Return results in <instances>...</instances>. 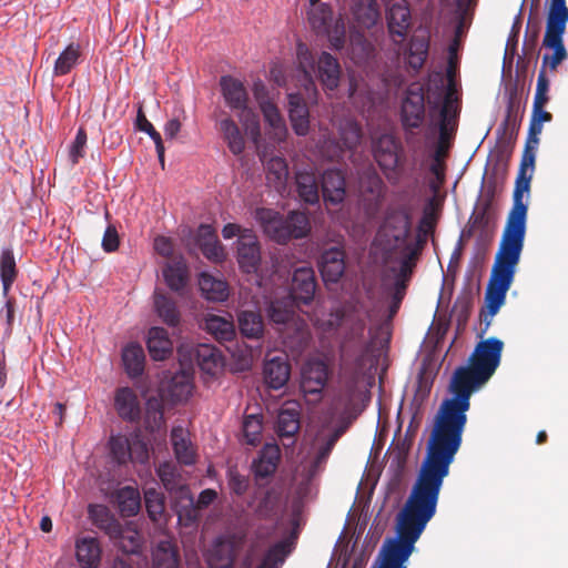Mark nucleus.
Returning a JSON list of instances; mask_svg holds the SVG:
<instances>
[{"mask_svg": "<svg viewBox=\"0 0 568 568\" xmlns=\"http://www.w3.org/2000/svg\"><path fill=\"white\" fill-rule=\"evenodd\" d=\"M504 344L491 337L479 342L467 365L452 377L453 396L442 402L416 480L403 507L430 520L436 514L439 493L449 466L462 445L467 410L474 390L486 384L500 364Z\"/></svg>", "mask_w": 568, "mask_h": 568, "instance_id": "nucleus-1", "label": "nucleus"}, {"mask_svg": "<svg viewBox=\"0 0 568 568\" xmlns=\"http://www.w3.org/2000/svg\"><path fill=\"white\" fill-rule=\"evenodd\" d=\"M347 327L339 345V368L343 378V389L338 400L343 403V414L349 419L339 425L329 434L320 430L316 435V452L308 468L310 477L317 475L325 467L328 457L338 439L347 430L348 424L362 412L356 405L361 397L359 382L365 368L366 356L373 347L372 342L364 339L366 321L359 316H349L346 320Z\"/></svg>", "mask_w": 568, "mask_h": 568, "instance_id": "nucleus-2", "label": "nucleus"}, {"mask_svg": "<svg viewBox=\"0 0 568 568\" xmlns=\"http://www.w3.org/2000/svg\"><path fill=\"white\" fill-rule=\"evenodd\" d=\"M528 205L520 203V190L516 192V203L507 216L506 225L495 257L485 293V306L480 311V321L488 327L491 318L505 302L506 293L514 280L526 234Z\"/></svg>", "mask_w": 568, "mask_h": 568, "instance_id": "nucleus-3", "label": "nucleus"}, {"mask_svg": "<svg viewBox=\"0 0 568 568\" xmlns=\"http://www.w3.org/2000/svg\"><path fill=\"white\" fill-rule=\"evenodd\" d=\"M428 521L403 507L396 517V536L384 541L372 568H406L405 562Z\"/></svg>", "mask_w": 568, "mask_h": 568, "instance_id": "nucleus-4", "label": "nucleus"}, {"mask_svg": "<svg viewBox=\"0 0 568 568\" xmlns=\"http://www.w3.org/2000/svg\"><path fill=\"white\" fill-rule=\"evenodd\" d=\"M413 225V209L409 205L390 206L386 210L373 247L384 264L394 260L397 252L405 246Z\"/></svg>", "mask_w": 568, "mask_h": 568, "instance_id": "nucleus-5", "label": "nucleus"}, {"mask_svg": "<svg viewBox=\"0 0 568 568\" xmlns=\"http://www.w3.org/2000/svg\"><path fill=\"white\" fill-rule=\"evenodd\" d=\"M255 219L263 233L281 245L304 239L311 232L308 216L302 211H291L284 215L273 209L261 207L255 211Z\"/></svg>", "mask_w": 568, "mask_h": 568, "instance_id": "nucleus-6", "label": "nucleus"}, {"mask_svg": "<svg viewBox=\"0 0 568 568\" xmlns=\"http://www.w3.org/2000/svg\"><path fill=\"white\" fill-rule=\"evenodd\" d=\"M297 68L302 72L301 85L308 92L315 91L313 75L316 74L324 89L333 91L338 87L341 65L336 58L327 52H322L317 61L304 42L296 44Z\"/></svg>", "mask_w": 568, "mask_h": 568, "instance_id": "nucleus-7", "label": "nucleus"}, {"mask_svg": "<svg viewBox=\"0 0 568 568\" xmlns=\"http://www.w3.org/2000/svg\"><path fill=\"white\" fill-rule=\"evenodd\" d=\"M568 22L567 6L550 4L547 16L546 32L542 39V47L552 50L551 54L542 55L541 69L555 71L557 67L568 58V52L564 45L562 36Z\"/></svg>", "mask_w": 568, "mask_h": 568, "instance_id": "nucleus-8", "label": "nucleus"}, {"mask_svg": "<svg viewBox=\"0 0 568 568\" xmlns=\"http://www.w3.org/2000/svg\"><path fill=\"white\" fill-rule=\"evenodd\" d=\"M219 85L225 105L237 114L244 125L251 126L252 133L255 131L258 134V121L250 106V97L244 83L232 75H222Z\"/></svg>", "mask_w": 568, "mask_h": 568, "instance_id": "nucleus-9", "label": "nucleus"}, {"mask_svg": "<svg viewBox=\"0 0 568 568\" xmlns=\"http://www.w3.org/2000/svg\"><path fill=\"white\" fill-rule=\"evenodd\" d=\"M293 303L292 300L272 301L266 312L271 322L284 326L282 334L285 343L292 339L291 343L303 345L310 336L308 326L304 320L295 318Z\"/></svg>", "mask_w": 568, "mask_h": 568, "instance_id": "nucleus-10", "label": "nucleus"}, {"mask_svg": "<svg viewBox=\"0 0 568 568\" xmlns=\"http://www.w3.org/2000/svg\"><path fill=\"white\" fill-rule=\"evenodd\" d=\"M307 20L317 34L328 38L331 47L339 50L345 43V23L342 17L334 18L332 7L327 3L310 4Z\"/></svg>", "mask_w": 568, "mask_h": 568, "instance_id": "nucleus-11", "label": "nucleus"}, {"mask_svg": "<svg viewBox=\"0 0 568 568\" xmlns=\"http://www.w3.org/2000/svg\"><path fill=\"white\" fill-rule=\"evenodd\" d=\"M374 160L389 182L399 178L402 168L403 145L400 141L390 133H383L372 142Z\"/></svg>", "mask_w": 568, "mask_h": 568, "instance_id": "nucleus-12", "label": "nucleus"}, {"mask_svg": "<svg viewBox=\"0 0 568 568\" xmlns=\"http://www.w3.org/2000/svg\"><path fill=\"white\" fill-rule=\"evenodd\" d=\"M425 120V92L419 83H412L402 100L400 123L406 142H410L413 130L419 129Z\"/></svg>", "mask_w": 568, "mask_h": 568, "instance_id": "nucleus-13", "label": "nucleus"}, {"mask_svg": "<svg viewBox=\"0 0 568 568\" xmlns=\"http://www.w3.org/2000/svg\"><path fill=\"white\" fill-rule=\"evenodd\" d=\"M245 539L243 532H229L216 537L206 554L210 568H233Z\"/></svg>", "mask_w": 568, "mask_h": 568, "instance_id": "nucleus-14", "label": "nucleus"}, {"mask_svg": "<svg viewBox=\"0 0 568 568\" xmlns=\"http://www.w3.org/2000/svg\"><path fill=\"white\" fill-rule=\"evenodd\" d=\"M358 193L365 213L368 215L376 214L384 201L386 185L372 165L358 175Z\"/></svg>", "mask_w": 568, "mask_h": 568, "instance_id": "nucleus-15", "label": "nucleus"}, {"mask_svg": "<svg viewBox=\"0 0 568 568\" xmlns=\"http://www.w3.org/2000/svg\"><path fill=\"white\" fill-rule=\"evenodd\" d=\"M386 21L393 43L400 45L410 28L412 14L406 0H388L386 3Z\"/></svg>", "mask_w": 568, "mask_h": 568, "instance_id": "nucleus-16", "label": "nucleus"}, {"mask_svg": "<svg viewBox=\"0 0 568 568\" xmlns=\"http://www.w3.org/2000/svg\"><path fill=\"white\" fill-rule=\"evenodd\" d=\"M237 263L247 274L255 273L261 263V247L251 230H245L237 240Z\"/></svg>", "mask_w": 568, "mask_h": 568, "instance_id": "nucleus-17", "label": "nucleus"}, {"mask_svg": "<svg viewBox=\"0 0 568 568\" xmlns=\"http://www.w3.org/2000/svg\"><path fill=\"white\" fill-rule=\"evenodd\" d=\"M328 366L324 361H308L302 371L301 388L306 395L321 396L328 381Z\"/></svg>", "mask_w": 568, "mask_h": 568, "instance_id": "nucleus-18", "label": "nucleus"}, {"mask_svg": "<svg viewBox=\"0 0 568 568\" xmlns=\"http://www.w3.org/2000/svg\"><path fill=\"white\" fill-rule=\"evenodd\" d=\"M316 288L315 273L310 266H302L294 271L290 291V298L296 304L312 302Z\"/></svg>", "mask_w": 568, "mask_h": 568, "instance_id": "nucleus-19", "label": "nucleus"}, {"mask_svg": "<svg viewBox=\"0 0 568 568\" xmlns=\"http://www.w3.org/2000/svg\"><path fill=\"white\" fill-rule=\"evenodd\" d=\"M324 282L337 283L345 272V251L342 246L324 250L318 261Z\"/></svg>", "mask_w": 568, "mask_h": 568, "instance_id": "nucleus-20", "label": "nucleus"}, {"mask_svg": "<svg viewBox=\"0 0 568 568\" xmlns=\"http://www.w3.org/2000/svg\"><path fill=\"white\" fill-rule=\"evenodd\" d=\"M281 462V448L275 443H266L252 463L255 479L271 478Z\"/></svg>", "mask_w": 568, "mask_h": 568, "instance_id": "nucleus-21", "label": "nucleus"}, {"mask_svg": "<svg viewBox=\"0 0 568 568\" xmlns=\"http://www.w3.org/2000/svg\"><path fill=\"white\" fill-rule=\"evenodd\" d=\"M429 47L430 36L428 31L410 37L404 51L406 64L410 70L419 72L423 69L429 55Z\"/></svg>", "mask_w": 568, "mask_h": 568, "instance_id": "nucleus-22", "label": "nucleus"}, {"mask_svg": "<svg viewBox=\"0 0 568 568\" xmlns=\"http://www.w3.org/2000/svg\"><path fill=\"white\" fill-rule=\"evenodd\" d=\"M322 193L327 204H341L346 196V181L338 169H327L322 175Z\"/></svg>", "mask_w": 568, "mask_h": 568, "instance_id": "nucleus-23", "label": "nucleus"}, {"mask_svg": "<svg viewBox=\"0 0 568 568\" xmlns=\"http://www.w3.org/2000/svg\"><path fill=\"white\" fill-rule=\"evenodd\" d=\"M293 549L291 538L283 539L272 545L263 555L256 568H280ZM241 568H252V557L246 555Z\"/></svg>", "mask_w": 568, "mask_h": 568, "instance_id": "nucleus-24", "label": "nucleus"}, {"mask_svg": "<svg viewBox=\"0 0 568 568\" xmlns=\"http://www.w3.org/2000/svg\"><path fill=\"white\" fill-rule=\"evenodd\" d=\"M216 128L221 133L224 142L226 143L229 150L234 155H240L244 152L245 135L230 114L223 112L222 116L216 120Z\"/></svg>", "mask_w": 568, "mask_h": 568, "instance_id": "nucleus-25", "label": "nucleus"}, {"mask_svg": "<svg viewBox=\"0 0 568 568\" xmlns=\"http://www.w3.org/2000/svg\"><path fill=\"white\" fill-rule=\"evenodd\" d=\"M532 132H535V129H532V119L530 120L529 128H528V134H527V141H526V148L523 156V161L519 168V172L515 182V189L513 194V203H516V192L517 190H520V203H526L524 201V197L529 196V189H530V175L527 174V169L529 166H532Z\"/></svg>", "mask_w": 568, "mask_h": 568, "instance_id": "nucleus-26", "label": "nucleus"}, {"mask_svg": "<svg viewBox=\"0 0 568 568\" xmlns=\"http://www.w3.org/2000/svg\"><path fill=\"white\" fill-rule=\"evenodd\" d=\"M288 116L295 134L305 136L310 131V112L301 93H290Z\"/></svg>", "mask_w": 568, "mask_h": 568, "instance_id": "nucleus-27", "label": "nucleus"}, {"mask_svg": "<svg viewBox=\"0 0 568 568\" xmlns=\"http://www.w3.org/2000/svg\"><path fill=\"white\" fill-rule=\"evenodd\" d=\"M114 407L119 416L124 420L136 422L140 418V403L135 392L130 387H120L116 389Z\"/></svg>", "mask_w": 568, "mask_h": 568, "instance_id": "nucleus-28", "label": "nucleus"}, {"mask_svg": "<svg viewBox=\"0 0 568 568\" xmlns=\"http://www.w3.org/2000/svg\"><path fill=\"white\" fill-rule=\"evenodd\" d=\"M291 374V366L286 358L276 356L267 359L263 366L265 384L273 389H280L286 385Z\"/></svg>", "mask_w": 568, "mask_h": 568, "instance_id": "nucleus-29", "label": "nucleus"}, {"mask_svg": "<svg viewBox=\"0 0 568 568\" xmlns=\"http://www.w3.org/2000/svg\"><path fill=\"white\" fill-rule=\"evenodd\" d=\"M113 544L125 554L139 555L143 550L144 538L136 525L132 521L121 524V531L114 538Z\"/></svg>", "mask_w": 568, "mask_h": 568, "instance_id": "nucleus-30", "label": "nucleus"}, {"mask_svg": "<svg viewBox=\"0 0 568 568\" xmlns=\"http://www.w3.org/2000/svg\"><path fill=\"white\" fill-rule=\"evenodd\" d=\"M146 347L153 361L166 359L173 351V343L163 327H151L148 332Z\"/></svg>", "mask_w": 568, "mask_h": 568, "instance_id": "nucleus-31", "label": "nucleus"}, {"mask_svg": "<svg viewBox=\"0 0 568 568\" xmlns=\"http://www.w3.org/2000/svg\"><path fill=\"white\" fill-rule=\"evenodd\" d=\"M75 556L82 568H99L102 557L99 540L94 537L79 539L75 544Z\"/></svg>", "mask_w": 568, "mask_h": 568, "instance_id": "nucleus-32", "label": "nucleus"}, {"mask_svg": "<svg viewBox=\"0 0 568 568\" xmlns=\"http://www.w3.org/2000/svg\"><path fill=\"white\" fill-rule=\"evenodd\" d=\"M89 518L92 524L102 530L109 538H114L121 531V523L104 505H89Z\"/></svg>", "mask_w": 568, "mask_h": 568, "instance_id": "nucleus-33", "label": "nucleus"}, {"mask_svg": "<svg viewBox=\"0 0 568 568\" xmlns=\"http://www.w3.org/2000/svg\"><path fill=\"white\" fill-rule=\"evenodd\" d=\"M351 13L357 26L365 29L374 27L381 18L376 0H353Z\"/></svg>", "mask_w": 568, "mask_h": 568, "instance_id": "nucleus-34", "label": "nucleus"}, {"mask_svg": "<svg viewBox=\"0 0 568 568\" xmlns=\"http://www.w3.org/2000/svg\"><path fill=\"white\" fill-rule=\"evenodd\" d=\"M264 120L271 129L270 136L276 142H283L287 135V128L278 108L268 100L258 102Z\"/></svg>", "mask_w": 568, "mask_h": 568, "instance_id": "nucleus-35", "label": "nucleus"}, {"mask_svg": "<svg viewBox=\"0 0 568 568\" xmlns=\"http://www.w3.org/2000/svg\"><path fill=\"white\" fill-rule=\"evenodd\" d=\"M195 357L200 369L207 375L214 376L223 367L222 355L212 345L200 344L195 349Z\"/></svg>", "mask_w": 568, "mask_h": 568, "instance_id": "nucleus-36", "label": "nucleus"}, {"mask_svg": "<svg viewBox=\"0 0 568 568\" xmlns=\"http://www.w3.org/2000/svg\"><path fill=\"white\" fill-rule=\"evenodd\" d=\"M435 226L436 216L434 210L426 207L417 225L415 242H406L404 247L408 251H416V253L420 255L428 236L434 233Z\"/></svg>", "mask_w": 568, "mask_h": 568, "instance_id": "nucleus-37", "label": "nucleus"}, {"mask_svg": "<svg viewBox=\"0 0 568 568\" xmlns=\"http://www.w3.org/2000/svg\"><path fill=\"white\" fill-rule=\"evenodd\" d=\"M171 442L179 463L184 465H193L195 463V449L189 439L187 433L182 427H174L172 429Z\"/></svg>", "mask_w": 568, "mask_h": 568, "instance_id": "nucleus-38", "label": "nucleus"}, {"mask_svg": "<svg viewBox=\"0 0 568 568\" xmlns=\"http://www.w3.org/2000/svg\"><path fill=\"white\" fill-rule=\"evenodd\" d=\"M192 392V377L185 372L174 374L166 387V396L173 404L186 402L191 397Z\"/></svg>", "mask_w": 568, "mask_h": 568, "instance_id": "nucleus-39", "label": "nucleus"}, {"mask_svg": "<svg viewBox=\"0 0 568 568\" xmlns=\"http://www.w3.org/2000/svg\"><path fill=\"white\" fill-rule=\"evenodd\" d=\"M204 328L219 342H229L235 336V326L231 316L226 318L209 314L204 321Z\"/></svg>", "mask_w": 568, "mask_h": 568, "instance_id": "nucleus-40", "label": "nucleus"}, {"mask_svg": "<svg viewBox=\"0 0 568 568\" xmlns=\"http://www.w3.org/2000/svg\"><path fill=\"white\" fill-rule=\"evenodd\" d=\"M122 362L126 374L131 378L139 377L144 372L145 355L138 343L128 344L122 351Z\"/></svg>", "mask_w": 568, "mask_h": 568, "instance_id": "nucleus-41", "label": "nucleus"}, {"mask_svg": "<svg viewBox=\"0 0 568 568\" xmlns=\"http://www.w3.org/2000/svg\"><path fill=\"white\" fill-rule=\"evenodd\" d=\"M199 287L203 297L209 301L223 302L229 297L227 283L209 273H201L199 277Z\"/></svg>", "mask_w": 568, "mask_h": 568, "instance_id": "nucleus-42", "label": "nucleus"}, {"mask_svg": "<svg viewBox=\"0 0 568 568\" xmlns=\"http://www.w3.org/2000/svg\"><path fill=\"white\" fill-rule=\"evenodd\" d=\"M298 197L308 204H315L320 200L317 179L312 171H298L295 175Z\"/></svg>", "mask_w": 568, "mask_h": 568, "instance_id": "nucleus-43", "label": "nucleus"}, {"mask_svg": "<svg viewBox=\"0 0 568 568\" xmlns=\"http://www.w3.org/2000/svg\"><path fill=\"white\" fill-rule=\"evenodd\" d=\"M115 501L121 516H135L141 507V496L139 489L132 486H124L116 490Z\"/></svg>", "mask_w": 568, "mask_h": 568, "instance_id": "nucleus-44", "label": "nucleus"}, {"mask_svg": "<svg viewBox=\"0 0 568 568\" xmlns=\"http://www.w3.org/2000/svg\"><path fill=\"white\" fill-rule=\"evenodd\" d=\"M265 169L267 182L276 191H285L290 174L286 160L282 156H273L267 161Z\"/></svg>", "mask_w": 568, "mask_h": 568, "instance_id": "nucleus-45", "label": "nucleus"}, {"mask_svg": "<svg viewBox=\"0 0 568 568\" xmlns=\"http://www.w3.org/2000/svg\"><path fill=\"white\" fill-rule=\"evenodd\" d=\"M17 277L18 268L12 248H2L0 254V278L4 297L9 295L11 286L16 282Z\"/></svg>", "mask_w": 568, "mask_h": 568, "instance_id": "nucleus-46", "label": "nucleus"}, {"mask_svg": "<svg viewBox=\"0 0 568 568\" xmlns=\"http://www.w3.org/2000/svg\"><path fill=\"white\" fill-rule=\"evenodd\" d=\"M166 285L176 293H182L189 280L187 266L184 262L178 261L166 263L162 270Z\"/></svg>", "mask_w": 568, "mask_h": 568, "instance_id": "nucleus-47", "label": "nucleus"}, {"mask_svg": "<svg viewBox=\"0 0 568 568\" xmlns=\"http://www.w3.org/2000/svg\"><path fill=\"white\" fill-rule=\"evenodd\" d=\"M154 568H178L179 552L171 540H161L152 552Z\"/></svg>", "mask_w": 568, "mask_h": 568, "instance_id": "nucleus-48", "label": "nucleus"}, {"mask_svg": "<svg viewBox=\"0 0 568 568\" xmlns=\"http://www.w3.org/2000/svg\"><path fill=\"white\" fill-rule=\"evenodd\" d=\"M154 307L159 317L169 326L175 327L180 323V312L175 302L163 293H154Z\"/></svg>", "mask_w": 568, "mask_h": 568, "instance_id": "nucleus-49", "label": "nucleus"}, {"mask_svg": "<svg viewBox=\"0 0 568 568\" xmlns=\"http://www.w3.org/2000/svg\"><path fill=\"white\" fill-rule=\"evenodd\" d=\"M81 58V45L79 43H70L59 54L54 62L53 73L57 77L65 75L79 63Z\"/></svg>", "mask_w": 568, "mask_h": 568, "instance_id": "nucleus-50", "label": "nucleus"}, {"mask_svg": "<svg viewBox=\"0 0 568 568\" xmlns=\"http://www.w3.org/2000/svg\"><path fill=\"white\" fill-rule=\"evenodd\" d=\"M300 429V413L296 408L284 407L280 410L276 433L280 437H294Z\"/></svg>", "mask_w": 568, "mask_h": 568, "instance_id": "nucleus-51", "label": "nucleus"}, {"mask_svg": "<svg viewBox=\"0 0 568 568\" xmlns=\"http://www.w3.org/2000/svg\"><path fill=\"white\" fill-rule=\"evenodd\" d=\"M239 328L247 338H260L264 332L263 318L258 313L243 311L239 314Z\"/></svg>", "mask_w": 568, "mask_h": 568, "instance_id": "nucleus-52", "label": "nucleus"}, {"mask_svg": "<svg viewBox=\"0 0 568 568\" xmlns=\"http://www.w3.org/2000/svg\"><path fill=\"white\" fill-rule=\"evenodd\" d=\"M397 253L400 254L398 261L399 267L398 270L392 268L395 273V281H402L403 283L408 284L414 273V268L417 265L419 254H417L416 251H408L405 247H402Z\"/></svg>", "mask_w": 568, "mask_h": 568, "instance_id": "nucleus-53", "label": "nucleus"}, {"mask_svg": "<svg viewBox=\"0 0 568 568\" xmlns=\"http://www.w3.org/2000/svg\"><path fill=\"white\" fill-rule=\"evenodd\" d=\"M338 133L348 150L356 149L363 138L361 124L355 119H345L339 123Z\"/></svg>", "mask_w": 568, "mask_h": 568, "instance_id": "nucleus-54", "label": "nucleus"}, {"mask_svg": "<svg viewBox=\"0 0 568 568\" xmlns=\"http://www.w3.org/2000/svg\"><path fill=\"white\" fill-rule=\"evenodd\" d=\"M453 93L447 92L444 104L440 109V122H439V143L440 144H447L452 132L454 130V126L452 125V121L455 118V114H450V110L453 106Z\"/></svg>", "mask_w": 568, "mask_h": 568, "instance_id": "nucleus-55", "label": "nucleus"}, {"mask_svg": "<svg viewBox=\"0 0 568 568\" xmlns=\"http://www.w3.org/2000/svg\"><path fill=\"white\" fill-rule=\"evenodd\" d=\"M144 501L149 518L154 523L160 521L165 510L163 495L155 488H149L144 491Z\"/></svg>", "mask_w": 568, "mask_h": 568, "instance_id": "nucleus-56", "label": "nucleus"}, {"mask_svg": "<svg viewBox=\"0 0 568 568\" xmlns=\"http://www.w3.org/2000/svg\"><path fill=\"white\" fill-rule=\"evenodd\" d=\"M263 430V417L261 415H247L243 420V434L246 443L250 445H257L261 440Z\"/></svg>", "mask_w": 568, "mask_h": 568, "instance_id": "nucleus-57", "label": "nucleus"}, {"mask_svg": "<svg viewBox=\"0 0 568 568\" xmlns=\"http://www.w3.org/2000/svg\"><path fill=\"white\" fill-rule=\"evenodd\" d=\"M109 445L111 456L119 465L129 462L131 438L122 435L111 436Z\"/></svg>", "mask_w": 568, "mask_h": 568, "instance_id": "nucleus-58", "label": "nucleus"}, {"mask_svg": "<svg viewBox=\"0 0 568 568\" xmlns=\"http://www.w3.org/2000/svg\"><path fill=\"white\" fill-rule=\"evenodd\" d=\"M156 474L168 491L172 493L181 487V476L174 465L162 463L156 468Z\"/></svg>", "mask_w": 568, "mask_h": 568, "instance_id": "nucleus-59", "label": "nucleus"}, {"mask_svg": "<svg viewBox=\"0 0 568 568\" xmlns=\"http://www.w3.org/2000/svg\"><path fill=\"white\" fill-rule=\"evenodd\" d=\"M473 308V298L469 295H464L457 297L455 301L453 313L456 317V321L459 325L466 324L468 321Z\"/></svg>", "mask_w": 568, "mask_h": 568, "instance_id": "nucleus-60", "label": "nucleus"}, {"mask_svg": "<svg viewBox=\"0 0 568 568\" xmlns=\"http://www.w3.org/2000/svg\"><path fill=\"white\" fill-rule=\"evenodd\" d=\"M87 140L88 136L85 130L83 128H80L69 151V158L72 165L78 164L80 159L84 156V148L87 145Z\"/></svg>", "mask_w": 568, "mask_h": 568, "instance_id": "nucleus-61", "label": "nucleus"}, {"mask_svg": "<svg viewBox=\"0 0 568 568\" xmlns=\"http://www.w3.org/2000/svg\"><path fill=\"white\" fill-rule=\"evenodd\" d=\"M227 484L232 493L242 496L248 489V478L241 475L235 468L227 470Z\"/></svg>", "mask_w": 568, "mask_h": 568, "instance_id": "nucleus-62", "label": "nucleus"}, {"mask_svg": "<svg viewBox=\"0 0 568 568\" xmlns=\"http://www.w3.org/2000/svg\"><path fill=\"white\" fill-rule=\"evenodd\" d=\"M129 460L138 462L141 464H145L149 460L148 445L141 438H139V436L131 438Z\"/></svg>", "mask_w": 568, "mask_h": 568, "instance_id": "nucleus-63", "label": "nucleus"}, {"mask_svg": "<svg viewBox=\"0 0 568 568\" xmlns=\"http://www.w3.org/2000/svg\"><path fill=\"white\" fill-rule=\"evenodd\" d=\"M211 243L206 244L202 250V254L214 263H221L225 260V252L217 237H210Z\"/></svg>", "mask_w": 568, "mask_h": 568, "instance_id": "nucleus-64", "label": "nucleus"}]
</instances>
